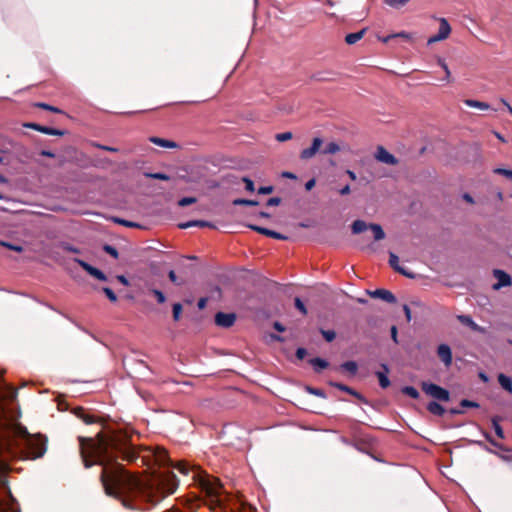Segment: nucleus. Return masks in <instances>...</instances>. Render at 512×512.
I'll use <instances>...</instances> for the list:
<instances>
[{
    "label": "nucleus",
    "instance_id": "obj_1",
    "mask_svg": "<svg viewBox=\"0 0 512 512\" xmlns=\"http://www.w3.org/2000/svg\"><path fill=\"white\" fill-rule=\"evenodd\" d=\"M80 451L86 468L94 464L102 466L100 480L106 495L119 499L127 509L146 510L178 488V480L172 472H163L145 481L130 474L117 458L121 454L124 460L135 461L138 458L135 450L105 436L97 440L80 438Z\"/></svg>",
    "mask_w": 512,
    "mask_h": 512
},
{
    "label": "nucleus",
    "instance_id": "obj_2",
    "mask_svg": "<svg viewBox=\"0 0 512 512\" xmlns=\"http://www.w3.org/2000/svg\"><path fill=\"white\" fill-rule=\"evenodd\" d=\"M46 452V440L41 435H31L25 427L14 425L0 432V487L6 488V472L10 458L37 459ZM1 512H21L14 498L0 499Z\"/></svg>",
    "mask_w": 512,
    "mask_h": 512
},
{
    "label": "nucleus",
    "instance_id": "obj_3",
    "mask_svg": "<svg viewBox=\"0 0 512 512\" xmlns=\"http://www.w3.org/2000/svg\"><path fill=\"white\" fill-rule=\"evenodd\" d=\"M175 468L182 474L188 475L190 470H194V468H190V466L184 462H178L175 465ZM195 477L199 476V485L202 491L205 493L206 504L209 506L212 512H224V507L221 499L222 495V484L218 478L213 476L205 475L200 476L198 471H193Z\"/></svg>",
    "mask_w": 512,
    "mask_h": 512
},
{
    "label": "nucleus",
    "instance_id": "obj_4",
    "mask_svg": "<svg viewBox=\"0 0 512 512\" xmlns=\"http://www.w3.org/2000/svg\"><path fill=\"white\" fill-rule=\"evenodd\" d=\"M367 229H370L373 233V238L375 241H380L385 238V232L381 225L376 223L367 224L363 220H355L351 225V231L353 234H360Z\"/></svg>",
    "mask_w": 512,
    "mask_h": 512
},
{
    "label": "nucleus",
    "instance_id": "obj_5",
    "mask_svg": "<svg viewBox=\"0 0 512 512\" xmlns=\"http://www.w3.org/2000/svg\"><path fill=\"white\" fill-rule=\"evenodd\" d=\"M421 389L427 395L431 396L432 398H434L438 401H442V402L450 401V392L447 389H445L437 384L423 381L421 383Z\"/></svg>",
    "mask_w": 512,
    "mask_h": 512
},
{
    "label": "nucleus",
    "instance_id": "obj_6",
    "mask_svg": "<svg viewBox=\"0 0 512 512\" xmlns=\"http://www.w3.org/2000/svg\"><path fill=\"white\" fill-rule=\"evenodd\" d=\"M226 510L229 508L231 511L243 512L249 510L250 506L241 496L237 494H231L226 491Z\"/></svg>",
    "mask_w": 512,
    "mask_h": 512
},
{
    "label": "nucleus",
    "instance_id": "obj_7",
    "mask_svg": "<svg viewBox=\"0 0 512 512\" xmlns=\"http://www.w3.org/2000/svg\"><path fill=\"white\" fill-rule=\"evenodd\" d=\"M451 33V26L445 18L439 19V30L438 33L428 39V44H432L438 41L445 40Z\"/></svg>",
    "mask_w": 512,
    "mask_h": 512
},
{
    "label": "nucleus",
    "instance_id": "obj_8",
    "mask_svg": "<svg viewBox=\"0 0 512 512\" xmlns=\"http://www.w3.org/2000/svg\"><path fill=\"white\" fill-rule=\"evenodd\" d=\"M493 276L497 279V282L492 286L494 290H500L503 287H509L512 285L511 276L503 270L494 269Z\"/></svg>",
    "mask_w": 512,
    "mask_h": 512
},
{
    "label": "nucleus",
    "instance_id": "obj_9",
    "mask_svg": "<svg viewBox=\"0 0 512 512\" xmlns=\"http://www.w3.org/2000/svg\"><path fill=\"white\" fill-rule=\"evenodd\" d=\"M323 145V140L319 137H315L310 147L303 149L300 152V159L309 160L313 158Z\"/></svg>",
    "mask_w": 512,
    "mask_h": 512
},
{
    "label": "nucleus",
    "instance_id": "obj_10",
    "mask_svg": "<svg viewBox=\"0 0 512 512\" xmlns=\"http://www.w3.org/2000/svg\"><path fill=\"white\" fill-rule=\"evenodd\" d=\"M367 294L372 298L381 299L387 303L394 304L397 302L395 295L386 289L367 290Z\"/></svg>",
    "mask_w": 512,
    "mask_h": 512
},
{
    "label": "nucleus",
    "instance_id": "obj_11",
    "mask_svg": "<svg viewBox=\"0 0 512 512\" xmlns=\"http://www.w3.org/2000/svg\"><path fill=\"white\" fill-rule=\"evenodd\" d=\"M456 318H457V320H458L461 324H463V325H465V326L469 327V328H470L472 331H474V332H477V333H480V334H486V333H487V329H486L485 327H482V326L478 325V324H477V323H476V322L471 318V316H469V315H464V314H462V315H457V317H456Z\"/></svg>",
    "mask_w": 512,
    "mask_h": 512
},
{
    "label": "nucleus",
    "instance_id": "obj_12",
    "mask_svg": "<svg viewBox=\"0 0 512 512\" xmlns=\"http://www.w3.org/2000/svg\"><path fill=\"white\" fill-rule=\"evenodd\" d=\"M375 157L378 161L388 165L398 164L397 158L382 146L378 147Z\"/></svg>",
    "mask_w": 512,
    "mask_h": 512
},
{
    "label": "nucleus",
    "instance_id": "obj_13",
    "mask_svg": "<svg viewBox=\"0 0 512 512\" xmlns=\"http://www.w3.org/2000/svg\"><path fill=\"white\" fill-rule=\"evenodd\" d=\"M75 262L78 263L85 271H87L91 276L95 277L96 279L100 281H106V275L99 269L93 267L89 263L81 260V259H75Z\"/></svg>",
    "mask_w": 512,
    "mask_h": 512
},
{
    "label": "nucleus",
    "instance_id": "obj_14",
    "mask_svg": "<svg viewBox=\"0 0 512 512\" xmlns=\"http://www.w3.org/2000/svg\"><path fill=\"white\" fill-rule=\"evenodd\" d=\"M437 355L446 367L452 364V351L447 344H440L437 348Z\"/></svg>",
    "mask_w": 512,
    "mask_h": 512
},
{
    "label": "nucleus",
    "instance_id": "obj_15",
    "mask_svg": "<svg viewBox=\"0 0 512 512\" xmlns=\"http://www.w3.org/2000/svg\"><path fill=\"white\" fill-rule=\"evenodd\" d=\"M248 227L250 229H252L253 231H256L262 235H265V236L273 238V239L287 240V238H288L287 236H285L279 232H276V231H273V230H270V229H267V228H264V227H261L258 225H248Z\"/></svg>",
    "mask_w": 512,
    "mask_h": 512
},
{
    "label": "nucleus",
    "instance_id": "obj_16",
    "mask_svg": "<svg viewBox=\"0 0 512 512\" xmlns=\"http://www.w3.org/2000/svg\"><path fill=\"white\" fill-rule=\"evenodd\" d=\"M25 126L28 128L34 129L38 132H41L43 134H47V135L62 136L65 133L62 130H58V129L47 127V126H42V125H39L36 123H28Z\"/></svg>",
    "mask_w": 512,
    "mask_h": 512
},
{
    "label": "nucleus",
    "instance_id": "obj_17",
    "mask_svg": "<svg viewBox=\"0 0 512 512\" xmlns=\"http://www.w3.org/2000/svg\"><path fill=\"white\" fill-rule=\"evenodd\" d=\"M382 371H377L376 376L379 380V385L381 388L386 389L390 386V380L388 378V374L390 372L389 367L386 364H381Z\"/></svg>",
    "mask_w": 512,
    "mask_h": 512
},
{
    "label": "nucleus",
    "instance_id": "obj_18",
    "mask_svg": "<svg viewBox=\"0 0 512 512\" xmlns=\"http://www.w3.org/2000/svg\"><path fill=\"white\" fill-rule=\"evenodd\" d=\"M399 262V258L396 254H394L393 252H390L389 253V264L390 266L398 273L404 275V276H407L409 278H413V275L408 273L403 267L399 266L398 264Z\"/></svg>",
    "mask_w": 512,
    "mask_h": 512
},
{
    "label": "nucleus",
    "instance_id": "obj_19",
    "mask_svg": "<svg viewBox=\"0 0 512 512\" xmlns=\"http://www.w3.org/2000/svg\"><path fill=\"white\" fill-rule=\"evenodd\" d=\"M16 390L7 384L0 385V401L13 400L16 397Z\"/></svg>",
    "mask_w": 512,
    "mask_h": 512
},
{
    "label": "nucleus",
    "instance_id": "obj_20",
    "mask_svg": "<svg viewBox=\"0 0 512 512\" xmlns=\"http://www.w3.org/2000/svg\"><path fill=\"white\" fill-rule=\"evenodd\" d=\"M149 141L163 148L175 149L179 147V145L174 141L163 139L156 136L150 137Z\"/></svg>",
    "mask_w": 512,
    "mask_h": 512
},
{
    "label": "nucleus",
    "instance_id": "obj_21",
    "mask_svg": "<svg viewBox=\"0 0 512 512\" xmlns=\"http://www.w3.org/2000/svg\"><path fill=\"white\" fill-rule=\"evenodd\" d=\"M329 384L332 387H335V388H337V389H339L341 391H344V392H346V393H348V394H350V395H352V396H354V397H356V398H358L360 400H364L363 396L359 392L355 391L354 389L350 388L349 386H347L345 384L338 383V382H332V381L329 382Z\"/></svg>",
    "mask_w": 512,
    "mask_h": 512
},
{
    "label": "nucleus",
    "instance_id": "obj_22",
    "mask_svg": "<svg viewBox=\"0 0 512 512\" xmlns=\"http://www.w3.org/2000/svg\"><path fill=\"white\" fill-rule=\"evenodd\" d=\"M366 32H367V28H363L358 32L349 33L345 36V42L348 45H353V44L357 43L358 41H360L364 37Z\"/></svg>",
    "mask_w": 512,
    "mask_h": 512
},
{
    "label": "nucleus",
    "instance_id": "obj_23",
    "mask_svg": "<svg viewBox=\"0 0 512 512\" xmlns=\"http://www.w3.org/2000/svg\"><path fill=\"white\" fill-rule=\"evenodd\" d=\"M498 382L500 384V386L505 390L507 391L508 393L512 394V379L503 374V373H500L498 375Z\"/></svg>",
    "mask_w": 512,
    "mask_h": 512
},
{
    "label": "nucleus",
    "instance_id": "obj_24",
    "mask_svg": "<svg viewBox=\"0 0 512 512\" xmlns=\"http://www.w3.org/2000/svg\"><path fill=\"white\" fill-rule=\"evenodd\" d=\"M427 410L431 414L436 415V416H443L446 411L445 408L436 401L429 402L427 405Z\"/></svg>",
    "mask_w": 512,
    "mask_h": 512
},
{
    "label": "nucleus",
    "instance_id": "obj_25",
    "mask_svg": "<svg viewBox=\"0 0 512 512\" xmlns=\"http://www.w3.org/2000/svg\"><path fill=\"white\" fill-rule=\"evenodd\" d=\"M206 226H210V224L208 222L202 221V220H192V221H187V222L178 224V227L180 229H188L191 227H206Z\"/></svg>",
    "mask_w": 512,
    "mask_h": 512
},
{
    "label": "nucleus",
    "instance_id": "obj_26",
    "mask_svg": "<svg viewBox=\"0 0 512 512\" xmlns=\"http://www.w3.org/2000/svg\"><path fill=\"white\" fill-rule=\"evenodd\" d=\"M309 363L314 367L316 372H320L322 369H325L329 366V363L319 357H315L309 360Z\"/></svg>",
    "mask_w": 512,
    "mask_h": 512
},
{
    "label": "nucleus",
    "instance_id": "obj_27",
    "mask_svg": "<svg viewBox=\"0 0 512 512\" xmlns=\"http://www.w3.org/2000/svg\"><path fill=\"white\" fill-rule=\"evenodd\" d=\"M464 103L472 108H478L480 110H488L490 109V106L486 102L478 101V100H472V99H466Z\"/></svg>",
    "mask_w": 512,
    "mask_h": 512
},
{
    "label": "nucleus",
    "instance_id": "obj_28",
    "mask_svg": "<svg viewBox=\"0 0 512 512\" xmlns=\"http://www.w3.org/2000/svg\"><path fill=\"white\" fill-rule=\"evenodd\" d=\"M341 369L347 371L350 375H355L358 370V365L355 361H346L341 364Z\"/></svg>",
    "mask_w": 512,
    "mask_h": 512
},
{
    "label": "nucleus",
    "instance_id": "obj_29",
    "mask_svg": "<svg viewBox=\"0 0 512 512\" xmlns=\"http://www.w3.org/2000/svg\"><path fill=\"white\" fill-rule=\"evenodd\" d=\"M340 151V146L335 142L328 143L322 150V154L333 155Z\"/></svg>",
    "mask_w": 512,
    "mask_h": 512
},
{
    "label": "nucleus",
    "instance_id": "obj_30",
    "mask_svg": "<svg viewBox=\"0 0 512 512\" xmlns=\"http://www.w3.org/2000/svg\"><path fill=\"white\" fill-rule=\"evenodd\" d=\"M476 444H478L479 446L485 448L488 452L490 453H494L495 455H497L501 460L503 461H506V462H509V461H512V455H506V454H501L499 452H496V451H493L492 449L488 448L483 442L481 441H476L475 442Z\"/></svg>",
    "mask_w": 512,
    "mask_h": 512
},
{
    "label": "nucleus",
    "instance_id": "obj_31",
    "mask_svg": "<svg viewBox=\"0 0 512 512\" xmlns=\"http://www.w3.org/2000/svg\"><path fill=\"white\" fill-rule=\"evenodd\" d=\"M491 422H492V426L494 428V431H495L496 435L499 438L504 439L505 435H504L503 428L499 424V418L498 417H493Z\"/></svg>",
    "mask_w": 512,
    "mask_h": 512
},
{
    "label": "nucleus",
    "instance_id": "obj_32",
    "mask_svg": "<svg viewBox=\"0 0 512 512\" xmlns=\"http://www.w3.org/2000/svg\"><path fill=\"white\" fill-rule=\"evenodd\" d=\"M402 393L413 398V399H418L420 394L418 392V390L415 388V387H412V386H405L402 388Z\"/></svg>",
    "mask_w": 512,
    "mask_h": 512
},
{
    "label": "nucleus",
    "instance_id": "obj_33",
    "mask_svg": "<svg viewBox=\"0 0 512 512\" xmlns=\"http://www.w3.org/2000/svg\"><path fill=\"white\" fill-rule=\"evenodd\" d=\"M233 204L236 206H240V205L256 206L259 204V202L256 200L238 198V199L233 200Z\"/></svg>",
    "mask_w": 512,
    "mask_h": 512
},
{
    "label": "nucleus",
    "instance_id": "obj_34",
    "mask_svg": "<svg viewBox=\"0 0 512 512\" xmlns=\"http://www.w3.org/2000/svg\"><path fill=\"white\" fill-rule=\"evenodd\" d=\"M484 436H485V439L491 444L493 445L494 447L500 449V450H503V451H509L508 448L504 447L501 443L495 441L491 435L487 432L484 433Z\"/></svg>",
    "mask_w": 512,
    "mask_h": 512
},
{
    "label": "nucleus",
    "instance_id": "obj_35",
    "mask_svg": "<svg viewBox=\"0 0 512 512\" xmlns=\"http://www.w3.org/2000/svg\"><path fill=\"white\" fill-rule=\"evenodd\" d=\"M305 390L308 393H310L312 395H315L317 397H321V398H325L326 397V394H325V392L322 389L311 387V386H306Z\"/></svg>",
    "mask_w": 512,
    "mask_h": 512
},
{
    "label": "nucleus",
    "instance_id": "obj_36",
    "mask_svg": "<svg viewBox=\"0 0 512 512\" xmlns=\"http://www.w3.org/2000/svg\"><path fill=\"white\" fill-rule=\"evenodd\" d=\"M114 221L118 224H121L126 227H130V228H140L141 227V225L136 222L128 221V220L121 219V218H115Z\"/></svg>",
    "mask_w": 512,
    "mask_h": 512
},
{
    "label": "nucleus",
    "instance_id": "obj_37",
    "mask_svg": "<svg viewBox=\"0 0 512 512\" xmlns=\"http://www.w3.org/2000/svg\"><path fill=\"white\" fill-rule=\"evenodd\" d=\"M156 461L160 464V465H165V464H168L169 463V458L167 456V452L166 451H160L157 455H156Z\"/></svg>",
    "mask_w": 512,
    "mask_h": 512
},
{
    "label": "nucleus",
    "instance_id": "obj_38",
    "mask_svg": "<svg viewBox=\"0 0 512 512\" xmlns=\"http://www.w3.org/2000/svg\"><path fill=\"white\" fill-rule=\"evenodd\" d=\"M408 2L409 0H385V3L393 8H401Z\"/></svg>",
    "mask_w": 512,
    "mask_h": 512
},
{
    "label": "nucleus",
    "instance_id": "obj_39",
    "mask_svg": "<svg viewBox=\"0 0 512 512\" xmlns=\"http://www.w3.org/2000/svg\"><path fill=\"white\" fill-rule=\"evenodd\" d=\"M145 176L151 179H157V180H163L167 181L170 179V177L167 174L164 173H145Z\"/></svg>",
    "mask_w": 512,
    "mask_h": 512
},
{
    "label": "nucleus",
    "instance_id": "obj_40",
    "mask_svg": "<svg viewBox=\"0 0 512 512\" xmlns=\"http://www.w3.org/2000/svg\"><path fill=\"white\" fill-rule=\"evenodd\" d=\"M320 332H321L322 336L324 337V339L327 342H332L335 339V337H336V333L333 330H323V329H321Z\"/></svg>",
    "mask_w": 512,
    "mask_h": 512
},
{
    "label": "nucleus",
    "instance_id": "obj_41",
    "mask_svg": "<svg viewBox=\"0 0 512 512\" xmlns=\"http://www.w3.org/2000/svg\"><path fill=\"white\" fill-rule=\"evenodd\" d=\"M293 138V134L291 132L278 133L275 136V139L279 142H285L291 140Z\"/></svg>",
    "mask_w": 512,
    "mask_h": 512
},
{
    "label": "nucleus",
    "instance_id": "obj_42",
    "mask_svg": "<svg viewBox=\"0 0 512 512\" xmlns=\"http://www.w3.org/2000/svg\"><path fill=\"white\" fill-rule=\"evenodd\" d=\"M460 406L463 408H478L480 405L475 401L463 399L460 401Z\"/></svg>",
    "mask_w": 512,
    "mask_h": 512
},
{
    "label": "nucleus",
    "instance_id": "obj_43",
    "mask_svg": "<svg viewBox=\"0 0 512 512\" xmlns=\"http://www.w3.org/2000/svg\"><path fill=\"white\" fill-rule=\"evenodd\" d=\"M0 245L3 246V247L8 248L10 250L16 251V252H22L23 251L22 246L15 245V244H12V243H9V242L1 241Z\"/></svg>",
    "mask_w": 512,
    "mask_h": 512
},
{
    "label": "nucleus",
    "instance_id": "obj_44",
    "mask_svg": "<svg viewBox=\"0 0 512 512\" xmlns=\"http://www.w3.org/2000/svg\"><path fill=\"white\" fill-rule=\"evenodd\" d=\"M36 107H39V108H42V109H45V110H49V111L54 112V113H62V111L59 108L51 106V105L46 104V103H41V102L37 103Z\"/></svg>",
    "mask_w": 512,
    "mask_h": 512
},
{
    "label": "nucleus",
    "instance_id": "obj_45",
    "mask_svg": "<svg viewBox=\"0 0 512 512\" xmlns=\"http://www.w3.org/2000/svg\"><path fill=\"white\" fill-rule=\"evenodd\" d=\"M182 312V305L180 303H175L173 305V319L178 321L180 319Z\"/></svg>",
    "mask_w": 512,
    "mask_h": 512
},
{
    "label": "nucleus",
    "instance_id": "obj_46",
    "mask_svg": "<svg viewBox=\"0 0 512 512\" xmlns=\"http://www.w3.org/2000/svg\"><path fill=\"white\" fill-rule=\"evenodd\" d=\"M242 181L245 183V189L248 191V192H254L255 191V186H254V182L248 178V177H243L242 178Z\"/></svg>",
    "mask_w": 512,
    "mask_h": 512
},
{
    "label": "nucleus",
    "instance_id": "obj_47",
    "mask_svg": "<svg viewBox=\"0 0 512 512\" xmlns=\"http://www.w3.org/2000/svg\"><path fill=\"white\" fill-rule=\"evenodd\" d=\"M438 64H439V65L443 68V70L445 71V74H446L445 79L447 80V82H450V76H451V73H450V70H449V68H448V66H447V64H446V62H445L443 59L439 58V59H438Z\"/></svg>",
    "mask_w": 512,
    "mask_h": 512
},
{
    "label": "nucleus",
    "instance_id": "obj_48",
    "mask_svg": "<svg viewBox=\"0 0 512 512\" xmlns=\"http://www.w3.org/2000/svg\"><path fill=\"white\" fill-rule=\"evenodd\" d=\"M496 174H500L505 176L506 178L510 179L512 181V170L504 169V168H497L494 170Z\"/></svg>",
    "mask_w": 512,
    "mask_h": 512
},
{
    "label": "nucleus",
    "instance_id": "obj_49",
    "mask_svg": "<svg viewBox=\"0 0 512 512\" xmlns=\"http://www.w3.org/2000/svg\"><path fill=\"white\" fill-rule=\"evenodd\" d=\"M295 307L303 314V315H306L307 314V309L304 305V303L301 301L300 298L296 297L295 298Z\"/></svg>",
    "mask_w": 512,
    "mask_h": 512
},
{
    "label": "nucleus",
    "instance_id": "obj_50",
    "mask_svg": "<svg viewBox=\"0 0 512 512\" xmlns=\"http://www.w3.org/2000/svg\"><path fill=\"white\" fill-rule=\"evenodd\" d=\"M195 202H196V198H194V197H184L179 200L178 204L181 207H185V206L191 205Z\"/></svg>",
    "mask_w": 512,
    "mask_h": 512
},
{
    "label": "nucleus",
    "instance_id": "obj_51",
    "mask_svg": "<svg viewBox=\"0 0 512 512\" xmlns=\"http://www.w3.org/2000/svg\"><path fill=\"white\" fill-rule=\"evenodd\" d=\"M104 251L106 253H108L109 255H111L112 257H114L115 259L118 258L119 254H118V251L116 248H114L113 246L111 245H105L103 247Z\"/></svg>",
    "mask_w": 512,
    "mask_h": 512
},
{
    "label": "nucleus",
    "instance_id": "obj_52",
    "mask_svg": "<svg viewBox=\"0 0 512 512\" xmlns=\"http://www.w3.org/2000/svg\"><path fill=\"white\" fill-rule=\"evenodd\" d=\"M152 293L154 294V296L156 297L158 303H164L166 301V297L164 295V293L158 289H153L152 290Z\"/></svg>",
    "mask_w": 512,
    "mask_h": 512
},
{
    "label": "nucleus",
    "instance_id": "obj_53",
    "mask_svg": "<svg viewBox=\"0 0 512 512\" xmlns=\"http://www.w3.org/2000/svg\"><path fill=\"white\" fill-rule=\"evenodd\" d=\"M103 292L105 293V295L107 296V298L112 301V302H115L117 300V296L116 294L113 292L112 289L108 288V287H104L103 288Z\"/></svg>",
    "mask_w": 512,
    "mask_h": 512
},
{
    "label": "nucleus",
    "instance_id": "obj_54",
    "mask_svg": "<svg viewBox=\"0 0 512 512\" xmlns=\"http://www.w3.org/2000/svg\"><path fill=\"white\" fill-rule=\"evenodd\" d=\"M236 314L235 313H226V328L232 326L235 323Z\"/></svg>",
    "mask_w": 512,
    "mask_h": 512
},
{
    "label": "nucleus",
    "instance_id": "obj_55",
    "mask_svg": "<svg viewBox=\"0 0 512 512\" xmlns=\"http://www.w3.org/2000/svg\"><path fill=\"white\" fill-rule=\"evenodd\" d=\"M215 322L218 326L224 327V311H219L215 316Z\"/></svg>",
    "mask_w": 512,
    "mask_h": 512
},
{
    "label": "nucleus",
    "instance_id": "obj_56",
    "mask_svg": "<svg viewBox=\"0 0 512 512\" xmlns=\"http://www.w3.org/2000/svg\"><path fill=\"white\" fill-rule=\"evenodd\" d=\"M273 190H274L273 186H262L258 189V193L267 195V194H271L273 192Z\"/></svg>",
    "mask_w": 512,
    "mask_h": 512
},
{
    "label": "nucleus",
    "instance_id": "obj_57",
    "mask_svg": "<svg viewBox=\"0 0 512 512\" xmlns=\"http://www.w3.org/2000/svg\"><path fill=\"white\" fill-rule=\"evenodd\" d=\"M307 355V350L303 347H300L296 350V357L299 359V360H303L305 358V356Z\"/></svg>",
    "mask_w": 512,
    "mask_h": 512
},
{
    "label": "nucleus",
    "instance_id": "obj_58",
    "mask_svg": "<svg viewBox=\"0 0 512 512\" xmlns=\"http://www.w3.org/2000/svg\"><path fill=\"white\" fill-rule=\"evenodd\" d=\"M281 203V198L279 197H272L268 199L267 206H278Z\"/></svg>",
    "mask_w": 512,
    "mask_h": 512
},
{
    "label": "nucleus",
    "instance_id": "obj_59",
    "mask_svg": "<svg viewBox=\"0 0 512 512\" xmlns=\"http://www.w3.org/2000/svg\"><path fill=\"white\" fill-rule=\"evenodd\" d=\"M403 311H404V313H405L406 320H407L408 322H410V321H411L412 316H411V310H410L409 306H408V305H406V304H405V305H403Z\"/></svg>",
    "mask_w": 512,
    "mask_h": 512
},
{
    "label": "nucleus",
    "instance_id": "obj_60",
    "mask_svg": "<svg viewBox=\"0 0 512 512\" xmlns=\"http://www.w3.org/2000/svg\"><path fill=\"white\" fill-rule=\"evenodd\" d=\"M339 194L342 195V196H345V195H348L350 194L351 192V188H350V185H345L343 188H341L339 191Z\"/></svg>",
    "mask_w": 512,
    "mask_h": 512
},
{
    "label": "nucleus",
    "instance_id": "obj_61",
    "mask_svg": "<svg viewBox=\"0 0 512 512\" xmlns=\"http://www.w3.org/2000/svg\"><path fill=\"white\" fill-rule=\"evenodd\" d=\"M315 184H316V180H315V178H312L306 182L305 189L307 191H310L315 186Z\"/></svg>",
    "mask_w": 512,
    "mask_h": 512
},
{
    "label": "nucleus",
    "instance_id": "obj_62",
    "mask_svg": "<svg viewBox=\"0 0 512 512\" xmlns=\"http://www.w3.org/2000/svg\"><path fill=\"white\" fill-rule=\"evenodd\" d=\"M168 277H169V279H170L173 283H175V284H180V283L178 282V278H177V276H176V273H175L173 270L169 271V273H168Z\"/></svg>",
    "mask_w": 512,
    "mask_h": 512
},
{
    "label": "nucleus",
    "instance_id": "obj_63",
    "mask_svg": "<svg viewBox=\"0 0 512 512\" xmlns=\"http://www.w3.org/2000/svg\"><path fill=\"white\" fill-rule=\"evenodd\" d=\"M391 338H392V340H393L395 343H398V339H397V327H396V326H392V327H391Z\"/></svg>",
    "mask_w": 512,
    "mask_h": 512
},
{
    "label": "nucleus",
    "instance_id": "obj_64",
    "mask_svg": "<svg viewBox=\"0 0 512 512\" xmlns=\"http://www.w3.org/2000/svg\"><path fill=\"white\" fill-rule=\"evenodd\" d=\"M273 328L275 330H277L278 332H284L285 331V327L280 322H278V321L274 322Z\"/></svg>",
    "mask_w": 512,
    "mask_h": 512
}]
</instances>
